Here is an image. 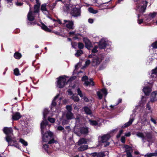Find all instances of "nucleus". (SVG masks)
I'll return each instance as SVG.
<instances>
[{
    "label": "nucleus",
    "instance_id": "obj_1",
    "mask_svg": "<svg viewBox=\"0 0 157 157\" xmlns=\"http://www.w3.org/2000/svg\"><path fill=\"white\" fill-rule=\"evenodd\" d=\"M134 2H137L136 10L140 13L144 12L147 7V1H143L139 2V0H133Z\"/></svg>",
    "mask_w": 157,
    "mask_h": 157
},
{
    "label": "nucleus",
    "instance_id": "obj_2",
    "mask_svg": "<svg viewBox=\"0 0 157 157\" xmlns=\"http://www.w3.org/2000/svg\"><path fill=\"white\" fill-rule=\"evenodd\" d=\"M48 113V111L47 109H45L44 110L43 112L44 121H42L41 123V129L42 134H43L44 131V129L46 127L48 124L47 121L45 120L47 115Z\"/></svg>",
    "mask_w": 157,
    "mask_h": 157
},
{
    "label": "nucleus",
    "instance_id": "obj_3",
    "mask_svg": "<svg viewBox=\"0 0 157 157\" xmlns=\"http://www.w3.org/2000/svg\"><path fill=\"white\" fill-rule=\"evenodd\" d=\"M82 80L84 82V85L86 86H94V83L92 78L89 79L86 76H83L82 78Z\"/></svg>",
    "mask_w": 157,
    "mask_h": 157
},
{
    "label": "nucleus",
    "instance_id": "obj_4",
    "mask_svg": "<svg viewBox=\"0 0 157 157\" xmlns=\"http://www.w3.org/2000/svg\"><path fill=\"white\" fill-rule=\"evenodd\" d=\"M63 24L64 26L70 29H72L74 28V21L72 20H64Z\"/></svg>",
    "mask_w": 157,
    "mask_h": 157
},
{
    "label": "nucleus",
    "instance_id": "obj_5",
    "mask_svg": "<svg viewBox=\"0 0 157 157\" xmlns=\"http://www.w3.org/2000/svg\"><path fill=\"white\" fill-rule=\"evenodd\" d=\"M53 136V133L50 131L47 132L44 134L43 135L42 141L44 142H47L49 140L52 138Z\"/></svg>",
    "mask_w": 157,
    "mask_h": 157
},
{
    "label": "nucleus",
    "instance_id": "obj_6",
    "mask_svg": "<svg viewBox=\"0 0 157 157\" xmlns=\"http://www.w3.org/2000/svg\"><path fill=\"white\" fill-rule=\"evenodd\" d=\"M66 80V78L65 77H59L57 82V87L59 88H63L64 86Z\"/></svg>",
    "mask_w": 157,
    "mask_h": 157
},
{
    "label": "nucleus",
    "instance_id": "obj_7",
    "mask_svg": "<svg viewBox=\"0 0 157 157\" xmlns=\"http://www.w3.org/2000/svg\"><path fill=\"white\" fill-rule=\"evenodd\" d=\"M6 141L8 143V146H14L18 148V145L16 140H14L11 138V136H8L6 137Z\"/></svg>",
    "mask_w": 157,
    "mask_h": 157
},
{
    "label": "nucleus",
    "instance_id": "obj_8",
    "mask_svg": "<svg viewBox=\"0 0 157 157\" xmlns=\"http://www.w3.org/2000/svg\"><path fill=\"white\" fill-rule=\"evenodd\" d=\"M71 14L72 16L74 17L79 16L81 15L80 10L79 8L74 7L71 12Z\"/></svg>",
    "mask_w": 157,
    "mask_h": 157
},
{
    "label": "nucleus",
    "instance_id": "obj_9",
    "mask_svg": "<svg viewBox=\"0 0 157 157\" xmlns=\"http://www.w3.org/2000/svg\"><path fill=\"white\" fill-rule=\"evenodd\" d=\"M107 90L105 88L103 89L101 91L97 92V95L100 99L102 98V94L105 97L107 95Z\"/></svg>",
    "mask_w": 157,
    "mask_h": 157
},
{
    "label": "nucleus",
    "instance_id": "obj_10",
    "mask_svg": "<svg viewBox=\"0 0 157 157\" xmlns=\"http://www.w3.org/2000/svg\"><path fill=\"white\" fill-rule=\"evenodd\" d=\"M101 61V59L97 57H94L92 61V64L93 66L98 65Z\"/></svg>",
    "mask_w": 157,
    "mask_h": 157
},
{
    "label": "nucleus",
    "instance_id": "obj_11",
    "mask_svg": "<svg viewBox=\"0 0 157 157\" xmlns=\"http://www.w3.org/2000/svg\"><path fill=\"white\" fill-rule=\"evenodd\" d=\"M107 44V42L104 39H102L100 41L99 47L101 49L105 48Z\"/></svg>",
    "mask_w": 157,
    "mask_h": 157
},
{
    "label": "nucleus",
    "instance_id": "obj_12",
    "mask_svg": "<svg viewBox=\"0 0 157 157\" xmlns=\"http://www.w3.org/2000/svg\"><path fill=\"white\" fill-rule=\"evenodd\" d=\"M3 131L4 133L6 135V137H7L8 136H9V134H12L13 133V130L11 128H8L5 127L3 129Z\"/></svg>",
    "mask_w": 157,
    "mask_h": 157
},
{
    "label": "nucleus",
    "instance_id": "obj_13",
    "mask_svg": "<svg viewBox=\"0 0 157 157\" xmlns=\"http://www.w3.org/2000/svg\"><path fill=\"white\" fill-rule=\"evenodd\" d=\"M83 40L85 44V47L88 49H90L92 46L91 42L89 40L86 38H84Z\"/></svg>",
    "mask_w": 157,
    "mask_h": 157
},
{
    "label": "nucleus",
    "instance_id": "obj_14",
    "mask_svg": "<svg viewBox=\"0 0 157 157\" xmlns=\"http://www.w3.org/2000/svg\"><path fill=\"white\" fill-rule=\"evenodd\" d=\"M77 93L78 95L81 98H82L84 100L88 102L89 101L88 98L85 96L84 94H83L80 88H78L77 89Z\"/></svg>",
    "mask_w": 157,
    "mask_h": 157
},
{
    "label": "nucleus",
    "instance_id": "obj_15",
    "mask_svg": "<svg viewBox=\"0 0 157 157\" xmlns=\"http://www.w3.org/2000/svg\"><path fill=\"white\" fill-rule=\"evenodd\" d=\"M35 13H33L30 9L29 12L28 13L27 17L28 20L29 21H32L34 20L35 17Z\"/></svg>",
    "mask_w": 157,
    "mask_h": 157
},
{
    "label": "nucleus",
    "instance_id": "obj_16",
    "mask_svg": "<svg viewBox=\"0 0 157 157\" xmlns=\"http://www.w3.org/2000/svg\"><path fill=\"white\" fill-rule=\"evenodd\" d=\"M111 136L109 134L105 135L101 137V141L102 143L106 142L110 137Z\"/></svg>",
    "mask_w": 157,
    "mask_h": 157
},
{
    "label": "nucleus",
    "instance_id": "obj_17",
    "mask_svg": "<svg viewBox=\"0 0 157 157\" xmlns=\"http://www.w3.org/2000/svg\"><path fill=\"white\" fill-rule=\"evenodd\" d=\"M157 101V91L152 92L151 96V101L154 102Z\"/></svg>",
    "mask_w": 157,
    "mask_h": 157
},
{
    "label": "nucleus",
    "instance_id": "obj_18",
    "mask_svg": "<svg viewBox=\"0 0 157 157\" xmlns=\"http://www.w3.org/2000/svg\"><path fill=\"white\" fill-rule=\"evenodd\" d=\"M66 117L67 120H71L75 118L73 113L71 111H67L66 113Z\"/></svg>",
    "mask_w": 157,
    "mask_h": 157
},
{
    "label": "nucleus",
    "instance_id": "obj_19",
    "mask_svg": "<svg viewBox=\"0 0 157 157\" xmlns=\"http://www.w3.org/2000/svg\"><path fill=\"white\" fill-rule=\"evenodd\" d=\"M21 116L19 112H16L12 116V118L13 120H17L19 119Z\"/></svg>",
    "mask_w": 157,
    "mask_h": 157
},
{
    "label": "nucleus",
    "instance_id": "obj_20",
    "mask_svg": "<svg viewBox=\"0 0 157 157\" xmlns=\"http://www.w3.org/2000/svg\"><path fill=\"white\" fill-rule=\"evenodd\" d=\"M126 147L127 149L126 152H127V157H132L131 152L132 151V148L128 145H126Z\"/></svg>",
    "mask_w": 157,
    "mask_h": 157
},
{
    "label": "nucleus",
    "instance_id": "obj_21",
    "mask_svg": "<svg viewBox=\"0 0 157 157\" xmlns=\"http://www.w3.org/2000/svg\"><path fill=\"white\" fill-rule=\"evenodd\" d=\"M157 67L154 69H153L151 71V78L153 79L154 78H155L157 76Z\"/></svg>",
    "mask_w": 157,
    "mask_h": 157
},
{
    "label": "nucleus",
    "instance_id": "obj_22",
    "mask_svg": "<svg viewBox=\"0 0 157 157\" xmlns=\"http://www.w3.org/2000/svg\"><path fill=\"white\" fill-rule=\"evenodd\" d=\"M46 4H42L41 7V10L44 13L47 14L48 13V11L46 9Z\"/></svg>",
    "mask_w": 157,
    "mask_h": 157
},
{
    "label": "nucleus",
    "instance_id": "obj_23",
    "mask_svg": "<svg viewBox=\"0 0 157 157\" xmlns=\"http://www.w3.org/2000/svg\"><path fill=\"white\" fill-rule=\"evenodd\" d=\"M80 132L83 134H86L88 133V128L87 127H82L80 129Z\"/></svg>",
    "mask_w": 157,
    "mask_h": 157
},
{
    "label": "nucleus",
    "instance_id": "obj_24",
    "mask_svg": "<svg viewBox=\"0 0 157 157\" xmlns=\"http://www.w3.org/2000/svg\"><path fill=\"white\" fill-rule=\"evenodd\" d=\"M143 91L146 95H148L151 91V88L146 87L143 88Z\"/></svg>",
    "mask_w": 157,
    "mask_h": 157
},
{
    "label": "nucleus",
    "instance_id": "obj_25",
    "mask_svg": "<svg viewBox=\"0 0 157 157\" xmlns=\"http://www.w3.org/2000/svg\"><path fill=\"white\" fill-rule=\"evenodd\" d=\"M136 136L140 138H141L142 139V141L144 142L145 140V137L143 133L140 132H138L136 133Z\"/></svg>",
    "mask_w": 157,
    "mask_h": 157
},
{
    "label": "nucleus",
    "instance_id": "obj_26",
    "mask_svg": "<svg viewBox=\"0 0 157 157\" xmlns=\"http://www.w3.org/2000/svg\"><path fill=\"white\" fill-rule=\"evenodd\" d=\"M95 154L97 155V157H104L105 155V154L108 155V152L106 151L104 152H99L98 153H95Z\"/></svg>",
    "mask_w": 157,
    "mask_h": 157
},
{
    "label": "nucleus",
    "instance_id": "obj_27",
    "mask_svg": "<svg viewBox=\"0 0 157 157\" xmlns=\"http://www.w3.org/2000/svg\"><path fill=\"white\" fill-rule=\"evenodd\" d=\"M71 7V5L66 4L63 7V10L64 12H68Z\"/></svg>",
    "mask_w": 157,
    "mask_h": 157
},
{
    "label": "nucleus",
    "instance_id": "obj_28",
    "mask_svg": "<svg viewBox=\"0 0 157 157\" xmlns=\"http://www.w3.org/2000/svg\"><path fill=\"white\" fill-rule=\"evenodd\" d=\"M157 156V150H156L155 152L148 153L145 155V157H151L152 156Z\"/></svg>",
    "mask_w": 157,
    "mask_h": 157
},
{
    "label": "nucleus",
    "instance_id": "obj_29",
    "mask_svg": "<svg viewBox=\"0 0 157 157\" xmlns=\"http://www.w3.org/2000/svg\"><path fill=\"white\" fill-rule=\"evenodd\" d=\"M87 142V140L86 139L82 138L80 139L78 142V144L80 145L83 144H86Z\"/></svg>",
    "mask_w": 157,
    "mask_h": 157
},
{
    "label": "nucleus",
    "instance_id": "obj_30",
    "mask_svg": "<svg viewBox=\"0 0 157 157\" xmlns=\"http://www.w3.org/2000/svg\"><path fill=\"white\" fill-rule=\"evenodd\" d=\"M134 120V118L130 119L129 121L127 123H126L124 126H122V128L127 127L130 126Z\"/></svg>",
    "mask_w": 157,
    "mask_h": 157
},
{
    "label": "nucleus",
    "instance_id": "obj_31",
    "mask_svg": "<svg viewBox=\"0 0 157 157\" xmlns=\"http://www.w3.org/2000/svg\"><path fill=\"white\" fill-rule=\"evenodd\" d=\"M40 5V3H39V5H36L34 6V11L33 13H38L39 10V7Z\"/></svg>",
    "mask_w": 157,
    "mask_h": 157
},
{
    "label": "nucleus",
    "instance_id": "obj_32",
    "mask_svg": "<svg viewBox=\"0 0 157 157\" xmlns=\"http://www.w3.org/2000/svg\"><path fill=\"white\" fill-rule=\"evenodd\" d=\"M88 147L87 145H82L78 148V150L79 151H83L86 150Z\"/></svg>",
    "mask_w": 157,
    "mask_h": 157
},
{
    "label": "nucleus",
    "instance_id": "obj_33",
    "mask_svg": "<svg viewBox=\"0 0 157 157\" xmlns=\"http://www.w3.org/2000/svg\"><path fill=\"white\" fill-rule=\"evenodd\" d=\"M84 110L86 113L87 114H90L91 113V111L90 109L87 107H84Z\"/></svg>",
    "mask_w": 157,
    "mask_h": 157
},
{
    "label": "nucleus",
    "instance_id": "obj_34",
    "mask_svg": "<svg viewBox=\"0 0 157 157\" xmlns=\"http://www.w3.org/2000/svg\"><path fill=\"white\" fill-rule=\"evenodd\" d=\"M88 10L90 13L93 14H96L98 12V10H94L91 7L89 8Z\"/></svg>",
    "mask_w": 157,
    "mask_h": 157
},
{
    "label": "nucleus",
    "instance_id": "obj_35",
    "mask_svg": "<svg viewBox=\"0 0 157 157\" xmlns=\"http://www.w3.org/2000/svg\"><path fill=\"white\" fill-rule=\"evenodd\" d=\"M14 57L17 59H19L21 57V55L20 53L16 52L14 53Z\"/></svg>",
    "mask_w": 157,
    "mask_h": 157
},
{
    "label": "nucleus",
    "instance_id": "obj_36",
    "mask_svg": "<svg viewBox=\"0 0 157 157\" xmlns=\"http://www.w3.org/2000/svg\"><path fill=\"white\" fill-rule=\"evenodd\" d=\"M71 98L74 101H78L79 100L78 96L76 94H73Z\"/></svg>",
    "mask_w": 157,
    "mask_h": 157
},
{
    "label": "nucleus",
    "instance_id": "obj_37",
    "mask_svg": "<svg viewBox=\"0 0 157 157\" xmlns=\"http://www.w3.org/2000/svg\"><path fill=\"white\" fill-rule=\"evenodd\" d=\"M59 96V94H57L55 97L52 102V106H55L56 105V99L58 98Z\"/></svg>",
    "mask_w": 157,
    "mask_h": 157
},
{
    "label": "nucleus",
    "instance_id": "obj_38",
    "mask_svg": "<svg viewBox=\"0 0 157 157\" xmlns=\"http://www.w3.org/2000/svg\"><path fill=\"white\" fill-rule=\"evenodd\" d=\"M146 136L145 137V139L146 138L147 139H150L151 137V134L150 132H147L145 133Z\"/></svg>",
    "mask_w": 157,
    "mask_h": 157
},
{
    "label": "nucleus",
    "instance_id": "obj_39",
    "mask_svg": "<svg viewBox=\"0 0 157 157\" xmlns=\"http://www.w3.org/2000/svg\"><path fill=\"white\" fill-rule=\"evenodd\" d=\"M83 53V52L82 50H80L77 51L76 53L75 54V55L77 57H78Z\"/></svg>",
    "mask_w": 157,
    "mask_h": 157
},
{
    "label": "nucleus",
    "instance_id": "obj_40",
    "mask_svg": "<svg viewBox=\"0 0 157 157\" xmlns=\"http://www.w3.org/2000/svg\"><path fill=\"white\" fill-rule=\"evenodd\" d=\"M41 27L42 29L48 32H50L51 31V30L46 25H43Z\"/></svg>",
    "mask_w": 157,
    "mask_h": 157
},
{
    "label": "nucleus",
    "instance_id": "obj_41",
    "mask_svg": "<svg viewBox=\"0 0 157 157\" xmlns=\"http://www.w3.org/2000/svg\"><path fill=\"white\" fill-rule=\"evenodd\" d=\"M14 73L15 75L17 76L20 75L19 70L17 68H16L14 69Z\"/></svg>",
    "mask_w": 157,
    "mask_h": 157
},
{
    "label": "nucleus",
    "instance_id": "obj_42",
    "mask_svg": "<svg viewBox=\"0 0 157 157\" xmlns=\"http://www.w3.org/2000/svg\"><path fill=\"white\" fill-rule=\"evenodd\" d=\"M19 142L25 146H27L28 145L27 142L25 141L24 140L22 139H20Z\"/></svg>",
    "mask_w": 157,
    "mask_h": 157
},
{
    "label": "nucleus",
    "instance_id": "obj_43",
    "mask_svg": "<svg viewBox=\"0 0 157 157\" xmlns=\"http://www.w3.org/2000/svg\"><path fill=\"white\" fill-rule=\"evenodd\" d=\"M145 122H147V124H149L151 126L150 122L147 121V118L146 117H144L143 119H141V122L142 124L144 123Z\"/></svg>",
    "mask_w": 157,
    "mask_h": 157
},
{
    "label": "nucleus",
    "instance_id": "obj_44",
    "mask_svg": "<svg viewBox=\"0 0 157 157\" xmlns=\"http://www.w3.org/2000/svg\"><path fill=\"white\" fill-rule=\"evenodd\" d=\"M90 124L91 125H96L97 124V122L95 121H92L90 120H89Z\"/></svg>",
    "mask_w": 157,
    "mask_h": 157
},
{
    "label": "nucleus",
    "instance_id": "obj_45",
    "mask_svg": "<svg viewBox=\"0 0 157 157\" xmlns=\"http://www.w3.org/2000/svg\"><path fill=\"white\" fill-rule=\"evenodd\" d=\"M78 48L80 49H83L84 47V45L83 44L79 42L78 44Z\"/></svg>",
    "mask_w": 157,
    "mask_h": 157
},
{
    "label": "nucleus",
    "instance_id": "obj_46",
    "mask_svg": "<svg viewBox=\"0 0 157 157\" xmlns=\"http://www.w3.org/2000/svg\"><path fill=\"white\" fill-rule=\"evenodd\" d=\"M156 13L154 12L152 13H150L149 15V16L150 18H152L154 17L156 15Z\"/></svg>",
    "mask_w": 157,
    "mask_h": 157
},
{
    "label": "nucleus",
    "instance_id": "obj_47",
    "mask_svg": "<svg viewBox=\"0 0 157 157\" xmlns=\"http://www.w3.org/2000/svg\"><path fill=\"white\" fill-rule=\"evenodd\" d=\"M48 121L51 123H54L55 121V120L54 118H52L50 117H49L48 118Z\"/></svg>",
    "mask_w": 157,
    "mask_h": 157
},
{
    "label": "nucleus",
    "instance_id": "obj_48",
    "mask_svg": "<svg viewBox=\"0 0 157 157\" xmlns=\"http://www.w3.org/2000/svg\"><path fill=\"white\" fill-rule=\"evenodd\" d=\"M43 148L45 149V150L47 152V153H48V146L47 144H45L43 145Z\"/></svg>",
    "mask_w": 157,
    "mask_h": 157
},
{
    "label": "nucleus",
    "instance_id": "obj_49",
    "mask_svg": "<svg viewBox=\"0 0 157 157\" xmlns=\"http://www.w3.org/2000/svg\"><path fill=\"white\" fill-rule=\"evenodd\" d=\"M66 109L68 110V111L71 112L72 110V107L70 105H67L66 106Z\"/></svg>",
    "mask_w": 157,
    "mask_h": 157
},
{
    "label": "nucleus",
    "instance_id": "obj_50",
    "mask_svg": "<svg viewBox=\"0 0 157 157\" xmlns=\"http://www.w3.org/2000/svg\"><path fill=\"white\" fill-rule=\"evenodd\" d=\"M151 45L153 48H157V41L153 43Z\"/></svg>",
    "mask_w": 157,
    "mask_h": 157
},
{
    "label": "nucleus",
    "instance_id": "obj_51",
    "mask_svg": "<svg viewBox=\"0 0 157 157\" xmlns=\"http://www.w3.org/2000/svg\"><path fill=\"white\" fill-rule=\"evenodd\" d=\"M54 143H57V141L56 140H54L53 139H52L51 140H49L48 143L49 144Z\"/></svg>",
    "mask_w": 157,
    "mask_h": 157
},
{
    "label": "nucleus",
    "instance_id": "obj_52",
    "mask_svg": "<svg viewBox=\"0 0 157 157\" xmlns=\"http://www.w3.org/2000/svg\"><path fill=\"white\" fill-rule=\"evenodd\" d=\"M98 47L97 46H95L92 50V52L93 53H96L98 51L97 50V49Z\"/></svg>",
    "mask_w": 157,
    "mask_h": 157
},
{
    "label": "nucleus",
    "instance_id": "obj_53",
    "mask_svg": "<svg viewBox=\"0 0 157 157\" xmlns=\"http://www.w3.org/2000/svg\"><path fill=\"white\" fill-rule=\"evenodd\" d=\"M121 141L123 144L125 143V137L124 136L121 137Z\"/></svg>",
    "mask_w": 157,
    "mask_h": 157
},
{
    "label": "nucleus",
    "instance_id": "obj_54",
    "mask_svg": "<svg viewBox=\"0 0 157 157\" xmlns=\"http://www.w3.org/2000/svg\"><path fill=\"white\" fill-rule=\"evenodd\" d=\"M90 63V60H87L85 62V65L86 66H88Z\"/></svg>",
    "mask_w": 157,
    "mask_h": 157
},
{
    "label": "nucleus",
    "instance_id": "obj_55",
    "mask_svg": "<svg viewBox=\"0 0 157 157\" xmlns=\"http://www.w3.org/2000/svg\"><path fill=\"white\" fill-rule=\"evenodd\" d=\"M151 121L153 123L155 124H156V121L152 117H151Z\"/></svg>",
    "mask_w": 157,
    "mask_h": 157
},
{
    "label": "nucleus",
    "instance_id": "obj_56",
    "mask_svg": "<svg viewBox=\"0 0 157 157\" xmlns=\"http://www.w3.org/2000/svg\"><path fill=\"white\" fill-rule=\"evenodd\" d=\"M57 129L58 130H62L64 129V128L62 126H59L57 127Z\"/></svg>",
    "mask_w": 157,
    "mask_h": 157
},
{
    "label": "nucleus",
    "instance_id": "obj_57",
    "mask_svg": "<svg viewBox=\"0 0 157 157\" xmlns=\"http://www.w3.org/2000/svg\"><path fill=\"white\" fill-rule=\"evenodd\" d=\"M67 92H68V94L70 95H71L73 94V93L71 90V89H68Z\"/></svg>",
    "mask_w": 157,
    "mask_h": 157
},
{
    "label": "nucleus",
    "instance_id": "obj_58",
    "mask_svg": "<svg viewBox=\"0 0 157 157\" xmlns=\"http://www.w3.org/2000/svg\"><path fill=\"white\" fill-rule=\"evenodd\" d=\"M88 22L90 23H92L93 22V20L92 19H88Z\"/></svg>",
    "mask_w": 157,
    "mask_h": 157
},
{
    "label": "nucleus",
    "instance_id": "obj_59",
    "mask_svg": "<svg viewBox=\"0 0 157 157\" xmlns=\"http://www.w3.org/2000/svg\"><path fill=\"white\" fill-rule=\"evenodd\" d=\"M125 135L126 136H129L131 135V133L130 132L126 133H125Z\"/></svg>",
    "mask_w": 157,
    "mask_h": 157
},
{
    "label": "nucleus",
    "instance_id": "obj_60",
    "mask_svg": "<svg viewBox=\"0 0 157 157\" xmlns=\"http://www.w3.org/2000/svg\"><path fill=\"white\" fill-rule=\"evenodd\" d=\"M143 22V19H140L138 20V23L139 24H140Z\"/></svg>",
    "mask_w": 157,
    "mask_h": 157
},
{
    "label": "nucleus",
    "instance_id": "obj_61",
    "mask_svg": "<svg viewBox=\"0 0 157 157\" xmlns=\"http://www.w3.org/2000/svg\"><path fill=\"white\" fill-rule=\"evenodd\" d=\"M16 4L17 6H21L22 5V3L21 2H17L16 3Z\"/></svg>",
    "mask_w": 157,
    "mask_h": 157
},
{
    "label": "nucleus",
    "instance_id": "obj_62",
    "mask_svg": "<svg viewBox=\"0 0 157 157\" xmlns=\"http://www.w3.org/2000/svg\"><path fill=\"white\" fill-rule=\"evenodd\" d=\"M105 143L104 144V145L105 146L109 145L110 144L108 142L106 141Z\"/></svg>",
    "mask_w": 157,
    "mask_h": 157
},
{
    "label": "nucleus",
    "instance_id": "obj_63",
    "mask_svg": "<svg viewBox=\"0 0 157 157\" xmlns=\"http://www.w3.org/2000/svg\"><path fill=\"white\" fill-rule=\"evenodd\" d=\"M56 21H57L58 22V23H59L60 24H62L61 21L59 19H58Z\"/></svg>",
    "mask_w": 157,
    "mask_h": 157
},
{
    "label": "nucleus",
    "instance_id": "obj_64",
    "mask_svg": "<svg viewBox=\"0 0 157 157\" xmlns=\"http://www.w3.org/2000/svg\"><path fill=\"white\" fill-rule=\"evenodd\" d=\"M80 115H78L77 116L75 119L76 120H79L80 118Z\"/></svg>",
    "mask_w": 157,
    "mask_h": 157
}]
</instances>
